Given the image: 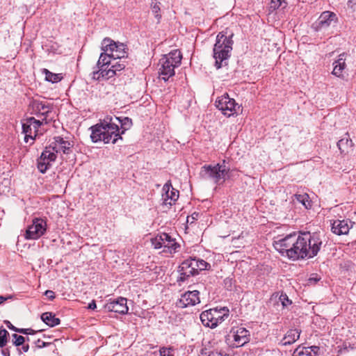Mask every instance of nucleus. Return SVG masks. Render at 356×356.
I'll return each instance as SVG.
<instances>
[{"label":"nucleus","instance_id":"obj_31","mask_svg":"<svg viewBox=\"0 0 356 356\" xmlns=\"http://www.w3.org/2000/svg\"><path fill=\"white\" fill-rule=\"evenodd\" d=\"M292 356H312L309 348L298 346L293 352Z\"/></svg>","mask_w":356,"mask_h":356},{"label":"nucleus","instance_id":"obj_28","mask_svg":"<svg viewBox=\"0 0 356 356\" xmlns=\"http://www.w3.org/2000/svg\"><path fill=\"white\" fill-rule=\"evenodd\" d=\"M43 73L45 74L46 81L51 83H58L63 79L61 74H55L47 69H43Z\"/></svg>","mask_w":356,"mask_h":356},{"label":"nucleus","instance_id":"obj_6","mask_svg":"<svg viewBox=\"0 0 356 356\" xmlns=\"http://www.w3.org/2000/svg\"><path fill=\"white\" fill-rule=\"evenodd\" d=\"M229 313V310L226 307L212 308L202 312L200 320L205 327L213 329L228 317Z\"/></svg>","mask_w":356,"mask_h":356},{"label":"nucleus","instance_id":"obj_18","mask_svg":"<svg viewBox=\"0 0 356 356\" xmlns=\"http://www.w3.org/2000/svg\"><path fill=\"white\" fill-rule=\"evenodd\" d=\"M200 302V292L197 290H193L183 293L177 305L179 307L185 308L188 306H194Z\"/></svg>","mask_w":356,"mask_h":356},{"label":"nucleus","instance_id":"obj_17","mask_svg":"<svg viewBox=\"0 0 356 356\" xmlns=\"http://www.w3.org/2000/svg\"><path fill=\"white\" fill-rule=\"evenodd\" d=\"M337 15L331 11L323 12L318 20L314 24L315 30L320 31L330 27L332 23L336 24L337 22Z\"/></svg>","mask_w":356,"mask_h":356},{"label":"nucleus","instance_id":"obj_46","mask_svg":"<svg viewBox=\"0 0 356 356\" xmlns=\"http://www.w3.org/2000/svg\"><path fill=\"white\" fill-rule=\"evenodd\" d=\"M12 298H13V296L10 295H9L8 296H0V305L1 303H3L4 301L8 300L9 299H12Z\"/></svg>","mask_w":356,"mask_h":356},{"label":"nucleus","instance_id":"obj_50","mask_svg":"<svg viewBox=\"0 0 356 356\" xmlns=\"http://www.w3.org/2000/svg\"><path fill=\"white\" fill-rule=\"evenodd\" d=\"M29 349V344H23L22 347V350H23L24 353L28 352Z\"/></svg>","mask_w":356,"mask_h":356},{"label":"nucleus","instance_id":"obj_36","mask_svg":"<svg viewBox=\"0 0 356 356\" xmlns=\"http://www.w3.org/2000/svg\"><path fill=\"white\" fill-rule=\"evenodd\" d=\"M283 3L286 4L285 0H271L270 10L271 11L275 10L282 6Z\"/></svg>","mask_w":356,"mask_h":356},{"label":"nucleus","instance_id":"obj_49","mask_svg":"<svg viewBox=\"0 0 356 356\" xmlns=\"http://www.w3.org/2000/svg\"><path fill=\"white\" fill-rule=\"evenodd\" d=\"M39 332H41V330H38L37 331V330H33L32 328H28L27 334L32 335V334H35V333Z\"/></svg>","mask_w":356,"mask_h":356},{"label":"nucleus","instance_id":"obj_1","mask_svg":"<svg viewBox=\"0 0 356 356\" xmlns=\"http://www.w3.org/2000/svg\"><path fill=\"white\" fill-rule=\"evenodd\" d=\"M132 124L131 119L127 117L106 116L99 123L92 126L90 138L93 143L103 141L104 143L115 144L122 140V135Z\"/></svg>","mask_w":356,"mask_h":356},{"label":"nucleus","instance_id":"obj_42","mask_svg":"<svg viewBox=\"0 0 356 356\" xmlns=\"http://www.w3.org/2000/svg\"><path fill=\"white\" fill-rule=\"evenodd\" d=\"M44 295L50 300H53L55 298V293L53 291L47 290L44 292Z\"/></svg>","mask_w":356,"mask_h":356},{"label":"nucleus","instance_id":"obj_7","mask_svg":"<svg viewBox=\"0 0 356 356\" xmlns=\"http://www.w3.org/2000/svg\"><path fill=\"white\" fill-rule=\"evenodd\" d=\"M322 235L320 233L314 232L311 234L310 232L302 233V238L306 239V245L303 248L305 254H307V258H313L317 255L319 252L323 241L321 238Z\"/></svg>","mask_w":356,"mask_h":356},{"label":"nucleus","instance_id":"obj_41","mask_svg":"<svg viewBox=\"0 0 356 356\" xmlns=\"http://www.w3.org/2000/svg\"><path fill=\"white\" fill-rule=\"evenodd\" d=\"M224 284H225V286L227 289H229L231 290V288L232 286V284H233V280L232 278H226L224 280Z\"/></svg>","mask_w":356,"mask_h":356},{"label":"nucleus","instance_id":"obj_11","mask_svg":"<svg viewBox=\"0 0 356 356\" xmlns=\"http://www.w3.org/2000/svg\"><path fill=\"white\" fill-rule=\"evenodd\" d=\"M112 59L113 57L109 51H104L100 54L97 65L93 67V71L91 73V77L93 80L99 81L104 79L102 74H104V73L100 74V72H102V70L109 69L113 60Z\"/></svg>","mask_w":356,"mask_h":356},{"label":"nucleus","instance_id":"obj_39","mask_svg":"<svg viewBox=\"0 0 356 356\" xmlns=\"http://www.w3.org/2000/svg\"><path fill=\"white\" fill-rule=\"evenodd\" d=\"M35 344L36 348H44V347H47V346H50L51 344V342H44L40 339H38L35 341Z\"/></svg>","mask_w":356,"mask_h":356},{"label":"nucleus","instance_id":"obj_26","mask_svg":"<svg viewBox=\"0 0 356 356\" xmlns=\"http://www.w3.org/2000/svg\"><path fill=\"white\" fill-rule=\"evenodd\" d=\"M345 60V54L343 53L340 54L338 59L333 63L334 67L332 72V74L337 77H341L342 76L343 70L346 66Z\"/></svg>","mask_w":356,"mask_h":356},{"label":"nucleus","instance_id":"obj_25","mask_svg":"<svg viewBox=\"0 0 356 356\" xmlns=\"http://www.w3.org/2000/svg\"><path fill=\"white\" fill-rule=\"evenodd\" d=\"M178 272L179 273V276L177 278L178 282H184L191 276L195 275L186 259L179 266Z\"/></svg>","mask_w":356,"mask_h":356},{"label":"nucleus","instance_id":"obj_29","mask_svg":"<svg viewBox=\"0 0 356 356\" xmlns=\"http://www.w3.org/2000/svg\"><path fill=\"white\" fill-rule=\"evenodd\" d=\"M295 199L298 202L301 203L306 209H309L312 207L311 201L307 193L296 194Z\"/></svg>","mask_w":356,"mask_h":356},{"label":"nucleus","instance_id":"obj_8","mask_svg":"<svg viewBox=\"0 0 356 356\" xmlns=\"http://www.w3.org/2000/svg\"><path fill=\"white\" fill-rule=\"evenodd\" d=\"M102 49L103 51H109L114 60L128 56V48L126 44L116 42L108 38L103 40Z\"/></svg>","mask_w":356,"mask_h":356},{"label":"nucleus","instance_id":"obj_35","mask_svg":"<svg viewBox=\"0 0 356 356\" xmlns=\"http://www.w3.org/2000/svg\"><path fill=\"white\" fill-rule=\"evenodd\" d=\"M12 337L13 339V344L17 347L23 345L26 341V338L22 335L13 334Z\"/></svg>","mask_w":356,"mask_h":356},{"label":"nucleus","instance_id":"obj_13","mask_svg":"<svg viewBox=\"0 0 356 356\" xmlns=\"http://www.w3.org/2000/svg\"><path fill=\"white\" fill-rule=\"evenodd\" d=\"M47 230L46 221L42 218H34L32 224L26 231L24 237L27 240H36L41 237Z\"/></svg>","mask_w":356,"mask_h":356},{"label":"nucleus","instance_id":"obj_23","mask_svg":"<svg viewBox=\"0 0 356 356\" xmlns=\"http://www.w3.org/2000/svg\"><path fill=\"white\" fill-rule=\"evenodd\" d=\"M353 227V222L348 220H337L332 224V231L337 235L347 234Z\"/></svg>","mask_w":356,"mask_h":356},{"label":"nucleus","instance_id":"obj_24","mask_svg":"<svg viewBox=\"0 0 356 356\" xmlns=\"http://www.w3.org/2000/svg\"><path fill=\"white\" fill-rule=\"evenodd\" d=\"M301 330L297 328L290 329L284 334V337L280 342V344L284 346L294 343L299 338Z\"/></svg>","mask_w":356,"mask_h":356},{"label":"nucleus","instance_id":"obj_40","mask_svg":"<svg viewBox=\"0 0 356 356\" xmlns=\"http://www.w3.org/2000/svg\"><path fill=\"white\" fill-rule=\"evenodd\" d=\"M320 279L321 277H318L316 274H312L308 280V284H315L320 280Z\"/></svg>","mask_w":356,"mask_h":356},{"label":"nucleus","instance_id":"obj_21","mask_svg":"<svg viewBox=\"0 0 356 356\" xmlns=\"http://www.w3.org/2000/svg\"><path fill=\"white\" fill-rule=\"evenodd\" d=\"M29 106L36 115L40 114L44 116V119H46L52 110V106L49 104L38 99H32L29 103Z\"/></svg>","mask_w":356,"mask_h":356},{"label":"nucleus","instance_id":"obj_2","mask_svg":"<svg viewBox=\"0 0 356 356\" xmlns=\"http://www.w3.org/2000/svg\"><path fill=\"white\" fill-rule=\"evenodd\" d=\"M306 239L302 238V233L297 234L293 232L286 235L285 237L275 241L273 247L282 256L288 257L289 259L296 261L307 258V254H305L303 250L306 245Z\"/></svg>","mask_w":356,"mask_h":356},{"label":"nucleus","instance_id":"obj_19","mask_svg":"<svg viewBox=\"0 0 356 356\" xmlns=\"http://www.w3.org/2000/svg\"><path fill=\"white\" fill-rule=\"evenodd\" d=\"M127 302V298L120 297L107 302L104 307L108 312H113L120 314H125L129 310Z\"/></svg>","mask_w":356,"mask_h":356},{"label":"nucleus","instance_id":"obj_3","mask_svg":"<svg viewBox=\"0 0 356 356\" xmlns=\"http://www.w3.org/2000/svg\"><path fill=\"white\" fill-rule=\"evenodd\" d=\"M234 33H228L227 30L222 31L216 36V43L213 49V56L215 59V66L217 69L227 65V60L231 56L234 41Z\"/></svg>","mask_w":356,"mask_h":356},{"label":"nucleus","instance_id":"obj_48","mask_svg":"<svg viewBox=\"0 0 356 356\" xmlns=\"http://www.w3.org/2000/svg\"><path fill=\"white\" fill-rule=\"evenodd\" d=\"M96 303L95 300H92L91 302L88 304V309H95L96 308Z\"/></svg>","mask_w":356,"mask_h":356},{"label":"nucleus","instance_id":"obj_20","mask_svg":"<svg viewBox=\"0 0 356 356\" xmlns=\"http://www.w3.org/2000/svg\"><path fill=\"white\" fill-rule=\"evenodd\" d=\"M54 141L52 142L48 147L55 154L62 152L64 154H69L72 145L67 140H65L62 137H54Z\"/></svg>","mask_w":356,"mask_h":356},{"label":"nucleus","instance_id":"obj_52","mask_svg":"<svg viewBox=\"0 0 356 356\" xmlns=\"http://www.w3.org/2000/svg\"><path fill=\"white\" fill-rule=\"evenodd\" d=\"M356 0H348V4L350 6L351 4H355Z\"/></svg>","mask_w":356,"mask_h":356},{"label":"nucleus","instance_id":"obj_38","mask_svg":"<svg viewBox=\"0 0 356 356\" xmlns=\"http://www.w3.org/2000/svg\"><path fill=\"white\" fill-rule=\"evenodd\" d=\"M280 300L282 302L283 307H287L288 305L291 304V300H290L285 293H282L280 296Z\"/></svg>","mask_w":356,"mask_h":356},{"label":"nucleus","instance_id":"obj_27","mask_svg":"<svg viewBox=\"0 0 356 356\" xmlns=\"http://www.w3.org/2000/svg\"><path fill=\"white\" fill-rule=\"evenodd\" d=\"M42 321L49 327H54L60 323V320L51 312H44L41 315Z\"/></svg>","mask_w":356,"mask_h":356},{"label":"nucleus","instance_id":"obj_44","mask_svg":"<svg viewBox=\"0 0 356 356\" xmlns=\"http://www.w3.org/2000/svg\"><path fill=\"white\" fill-rule=\"evenodd\" d=\"M311 350L312 356H316L318 354V351L319 350V347L313 346L311 347H307Z\"/></svg>","mask_w":356,"mask_h":356},{"label":"nucleus","instance_id":"obj_22","mask_svg":"<svg viewBox=\"0 0 356 356\" xmlns=\"http://www.w3.org/2000/svg\"><path fill=\"white\" fill-rule=\"evenodd\" d=\"M125 61H118L117 60H114L113 58L111 67L108 70H102L100 74L104 73L102 74L104 76V79H109L113 77L115 75H118V72L122 71L125 67Z\"/></svg>","mask_w":356,"mask_h":356},{"label":"nucleus","instance_id":"obj_34","mask_svg":"<svg viewBox=\"0 0 356 356\" xmlns=\"http://www.w3.org/2000/svg\"><path fill=\"white\" fill-rule=\"evenodd\" d=\"M186 260L191 268H192V271L194 272L195 275H197L199 273L197 259L190 257Z\"/></svg>","mask_w":356,"mask_h":356},{"label":"nucleus","instance_id":"obj_53","mask_svg":"<svg viewBox=\"0 0 356 356\" xmlns=\"http://www.w3.org/2000/svg\"><path fill=\"white\" fill-rule=\"evenodd\" d=\"M197 216H198V213H194L192 215V218H193V219H195V218H196V217H197Z\"/></svg>","mask_w":356,"mask_h":356},{"label":"nucleus","instance_id":"obj_54","mask_svg":"<svg viewBox=\"0 0 356 356\" xmlns=\"http://www.w3.org/2000/svg\"><path fill=\"white\" fill-rule=\"evenodd\" d=\"M29 340H30L29 337H26V341H29Z\"/></svg>","mask_w":356,"mask_h":356},{"label":"nucleus","instance_id":"obj_32","mask_svg":"<svg viewBox=\"0 0 356 356\" xmlns=\"http://www.w3.org/2000/svg\"><path fill=\"white\" fill-rule=\"evenodd\" d=\"M8 336L9 333L6 329H0V348H3L6 345Z\"/></svg>","mask_w":356,"mask_h":356},{"label":"nucleus","instance_id":"obj_15","mask_svg":"<svg viewBox=\"0 0 356 356\" xmlns=\"http://www.w3.org/2000/svg\"><path fill=\"white\" fill-rule=\"evenodd\" d=\"M56 154L49 149L48 147H46L40 158L37 159L38 170L42 174L45 173L51 167V163L56 161Z\"/></svg>","mask_w":356,"mask_h":356},{"label":"nucleus","instance_id":"obj_4","mask_svg":"<svg viewBox=\"0 0 356 356\" xmlns=\"http://www.w3.org/2000/svg\"><path fill=\"white\" fill-rule=\"evenodd\" d=\"M230 168L226 160L215 165H204L201 168L200 175L204 179H209L214 184H220L230 177Z\"/></svg>","mask_w":356,"mask_h":356},{"label":"nucleus","instance_id":"obj_43","mask_svg":"<svg viewBox=\"0 0 356 356\" xmlns=\"http://www.w3.org/2000/svg\"><path fill=\"white\" fill-rule=\"evenodd\" d=\"M348 138H346V139L343 138V139H341L340 140H339V141H338V143H337V146H338L339 149L341 152H343V150H342V149H341L342 146H343L344 144L348 145Z\"/></svg>","mask_w":356,"mask_h":356},{"label":"nucleus","instance_id":"obj_45","mask_svg":"<svg viewBox=\"0 0 356 356\" xmlns=\"http://www.w3.org/2000/svg\"><path fill=\"white\" fill-rule=\"evenodd\" d=\"M5 323L8 329L17 332L18 327H16L15 326H14L9 321H6Z\"/></svg>","mask_w":356,"mask_h":356},{"label":"nucleus","instance_id":"obj_12","mask_svg":"<svg viewBox=\"0 0 356 356\" xmlns=\"http://www.w3.org/2000/svg\"><path fill=\"white\" fill-rule=\"evenodd\" d=\"M250 340V332L244 327L232 328L227 336V341L234 347H241L247 343Z\"/></svg>","mask_w":356,"mask_h":356},{"label":"nucleus","instance_id":"obj_51","mask_svg":"<svg viewBox=\"0 0 356 356\" xmlns=\"http://www.w3.org/2000/svg\"><path fill=\"white\" fill-rule=\"evenodd\" d=\"M1 353L4 356H10V350L8 348L3 349Z\"/></svg>","mask_w":356,"mask_h":356},{"label":"nucleus","instance_id":"obj_33","mask_svg":"<svg viewBox=\"0 0 356 356\" xmlns=\"http://www.w3.org/2000/svg\"><path fill=\"white\" fill-rule=\"evenodd\" d=\"M175 348L172 346L161 347L159 349L160 356H174Z\"/></svg>","mask_w":356,"mask_h":356},{"label":"nucleus","instance_id":"obj_47","mask_svg":"<svg viewBox=\"0 0 356 356\" xmlns=\"http://www.w3.org/2000/svg\"><path fill=\"white\" fill-rule=\"evenodd\" d=\"M17 332L23 334H27L28 328H18L17 330Z\"/></svg>","mask_w":356,"mask_h":356},{"label":"nucleus","instance_id":"obj_37","mask_svg":"<svg viewBox=\"0 0 356 356\" xmlns=\"http://www.w3.org/2000/svg\"><path fill=\"white\" fill-rule=\"evenodd\" d=\"M199 271L207 270L211 265L203 259H197Z\"/></svg>","mask_w":356,"mask_h":356},{"label":"nucleus","instance_id":"obj_10","mask_svg":"<svg viewBox=\"0 0 356 356\" xmlns=\"http://www.w3.org/2000/svg\"><path fill=\"white\" fill-rule=\"evenodd\" d=\"M216 106L222 111L224 115L230 117L237 113L240 106L236 103L233 98H230L227 94L218 97L216 101Z\"/></svg>","mask_w":356,"mask_h":356},{"label":"nucleus","instance_id":"obj_5","mask_svg":"<svg viewBox=\"0 0 356 356\" xmlns=\"http://www.w3.org/2000/svg\"><path fill=\"white\" fill-rule=\"evenodd\" d=\"M182 55L179 49L171 51L165 54L159 60V74L164 81L175 75V68L180 65Z\"/></svg>","mask_w":356,"mask_h":356},{"label":"nucleus","instance_id":"obj_16","mask_svg":"<svg viewBox=\"0 0 356 356\" xmlns=\"http://www.w3.org/2000/svg\"><path fill=\"white\" fill-rule=\"evenodd\" d=\"M163 204L171 207L175 204L179 196V191L172 187L171 181H168L162 188Z\"/></svg>","mask_w":356,"mask_h":356},{"label":"nucleus","instance_id":"obj_14","mask_svg":"<svg viewBox=\"0 0 356 356\" xmlns=\"http://www.w3.org/2000/svg\"><path fill=\"white\" fill-rule=\"evenodd\" d=\"M42 122L33 117L29 118L22 123V133L24 134V141L28 143L29 139L34 140Z\"/></svg>","mask_w":356,"mask_h":356},{"label":"nucleus","instance_id":"obj_9","mask_svg":"<svg viewBox=\"0 0 356 356\" xmlns=\"http://www.w3.org/2000/svg\"><path fill=\"white\" fill-rule=\"evenodd\" d=\"M152 244L155 249L164 248L163 251L170 253L175 252L177 248L179 247L175 239L165 232L161 233L152 238Z\"/></svg>","mask_w":356,"mask_h":356},{"label":"nucleus","instance_id":"obj_30","mask_svg":"<svg viewBox=\"0 0 356 356\" xmlns=\"http://www.w3.org/2000/svg\"><path fill=\"white\" fill-rule=\"evenodd\" d=\"M161 3L157 0H152L151 3V9L152 13L154 14L155 17L158 19V21L160 20L161 18V15L159 14L161 10Z\"/></svg>","mask_w":356,"mask_h":356}]
</instances>
